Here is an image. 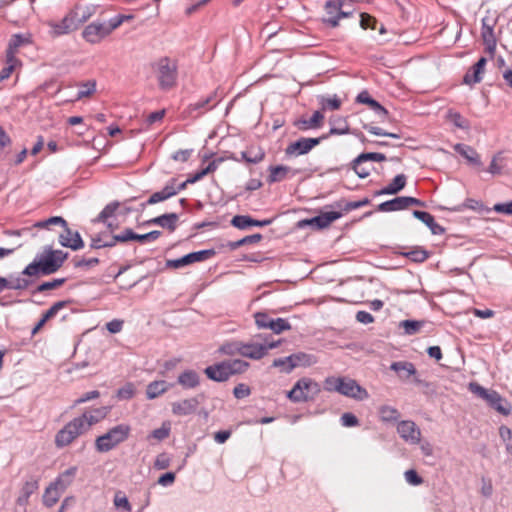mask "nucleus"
<instances>
[{
  "instance_id": "nucleus-1",
  "label": "nucleus",
  "mask_w": 512,
  "mask_h": 512,
  "mask_svg": "<svg viewBox=\"0 0 512 512\" xmlns=\"http://www.w3.org/2000/svg\"><path fill=\"white\" fill-rule=\"evenodd\" d=\"M68 258V253L62 250H54L46 246L42 253L37 254L34 260L21 272L25 278L47 276L57 272Z\"/></svg>"
},
{
  "instance_id": "nucleus-2",
  "label": "nucleus",
  "mask_w": 512,
  "mask_h": 512,
  "mask_svg": "<svg viewBox=\"0 0 512 512\" xmlns=\"http://www.w3.org/2000/svg\"><path fill=\"white\" fill-rule=\"evenodd\" d=\"M325 389L330 392L353 398L358 401L365 400L369 394L365 388L360 386L356 380L347 377H327L325 379Z\"/></svg>"
},
{
  "instance_id": "nucleus-3",
  "label": "nucleus",
  "mask_w": 512,
  "mask_h": 512,
  "mask_svg": "<svg viewBox=\"0 0 512 512\" xmlns=\"http://www.w3.org/2000/svg\"><path fill=\"white\" fill-rule=\"evenodd\" d=\"M156 73L159 88L170 90L177 83L178 66L175 60L164 56L151 64Z\"/></svg>"
},
{
  "instance_id": "nucleus-4",
  "label": "nucleus",
  "mask_w": 512,
  "mask_h": 512,
  "mask_svg": "<svg viewBox=\"0 0 512 512\" xmlns=\"http://www.w3.org/2000/svg\"><path fill=\"white\" fill-rule=\"evenodd\" d=\"M131 427L127 424H119L109 429L105 434L95 440V449L99 453H106L126 441L130 435Z\"/></svg>"
},
{
  "instance_id": "nucleus-5",
  "label": "nucleus",
  "mask_w": 512,
  "mask_h": 512,
  "mask_svg": "<svg viewBox=\"0 0 512 512\" xmlns=\"http://www.w3.org/2000/svg\"><path fill=\"white\" fill-rule=\"evenodd\" d=\"M321 392L320 385L308 377L300 378L287 393V398L293 403L314 401Z\"/></svg>"
},
{
  "instance_id": "nucleus-6",
  "label": "nucleus",
  "mask_w": 512,
  "mask_h": 512,
  "mask_svg": "<svg viewBox=\"0 0 512 512\" xmlns=\"http://www.w3.org/2000/svg\"><path fill=\"white\" fill-rule=\"evenodd\" d=\"M87 432L88 431L84 427L83 421H80V419L75 417L56 433L55 445L58 448H64L70 445L79 436Z\"/></svg>"
},
{
  "instance_id": "nucleus-7",
  "label": "nucleus",
  "mask_w": 512,
  "mask_h": 512,
  "mask_svg": "<svg viewBox=\"0 0 512 512\" xmlns=\"http://www.w3.org/2000/svg\"><path fill=\"white\" fill-rule=\"evenodd\" d=\"M346 0H328L325 3L324 10L326 16L323 22L331 28L339 25V20L353 15L352 10H345Z\"/></svg>"
},
{
  "instance_id": "nucleus-8",
  "label": "nucleus",
  "mask_w": 512,
  "mask_h": 512,
  "mask_svg": "<svg viewBox=\"0 0 512 512\" xmlns=\"http://www.w3.org/2000/svg\"><path fill=\"white\" fill-rule=\"evenodd\" d=\"M254 319L259 329H270L275 334H280L283 331L290 330V323L284 318L274 319L269 316L267 312H256Z\"/></svg>"
},
{
  "instance_id": "nucleus-9",
  "label": "nucleus",
  "mask_w": 512,
  "mask_h": 512,
  "mask_svg": "<svg viewBox=\"0 0 512 512\" xmlns=\"http://www.w3.org/2000/svg\"><path fill=\"white\" fill-rule=\"evenodd\" d=\"M328 139V135H321L317 138H305L302 137L297 141L291 142L285 148V155L300 156L309 153L315 146L319 145L321 141Z\"/></svg>"
},
{
  "instance_id": "nucleus-10",
  "label": "nucleus",
  "mask_w": 512,
  "mask_h": 512,
  "mask_svg": "<svg viewBox=\"0 0 512 512\" xmlns=\"http://www.w3.org/2000/svg\"><path fill=\"white\" fill-rule=\"evenodd\" d=\"M215 254H216V252L213 249H205V250L192 252V253L186 254L183 257L178 258V259L167 260L166 267L172 268V269H179V268H182L184 266L190 265L195 262H202L207 259H210Z\"/></svg>"
},
{
  "instance_id": "nucleus-11",
  "label": "nucleus",
  "mask_w": 512,
  "mask_h": 512,
  "mask_svg": "<svg viewBox=\"0 0 512 512\" xmlns=\"http://www.w3.org/2000/svg\"><path fill=\"white\" fill-rule=\"evenodd\" d=\"M79 5H76L60 22L50 21L48 25L52 28L53 36L68 34L78 28L76 18L78 16Z\"/></svg>"
},
{
  "instance_id": "nucleus-12",
  "label": "nucleus",
  "mask_w": 512,
  "mask_h": 512,
  "mask_svg": "<svg viewBox=\"0 0 512 512\" xmlns=\"http://www.w3.org/2000/svg\"><path fill=\"white\" fill-rule=\"evenodd\" d=\"M205 398V394L200 393L195 397L173 402L171 404L172 413L176 416H187L193 414Z\"/></svg>"
},
{
  "instance_id": "nucleus-13",
  "label": "nucleus",
  "mask_w": 512,
  "mask_h": 512,
  "mask_svg": "<svg viewBox=\"0 0 512 512\" xmlns=\"http://www.w3.org/2000/svg\"><path fill=\"white\" fill-rule=\"evenodd\" d=\"M109 411V407L102 406L86 410L82 415L78 416L77 418L80 419V421H83L84 427L86 428L87 431H89L93 425L105 419Z\"/></svg>"
},
{
  "instance_id": "nucleus-14",
  "label": "nucleus",
  "mask_w": 512,
  "mask_h": 512,
  "mask_svg": "<svg viewBox=\"0 0 512 512\" xmlns=\"http://www.w3.org/2000/svg\"><path fill=\"white\" fill-rule=\"evenodd\" d=\"M397 432L401 438L412 444H417L420 441V429L413 421L403 420L399 422L397 425Z\"/></svg>"
},
{
  "instance_id": "nucleus-15",
  "label": "nucleus",
  "mask_w": 512,
  "mask_h": 512,
  "mask_svg": "<svg viewBox=\"0 0 512 512\" xmlns=\"http://www.w3.org/2000/svg\"><path fill=\"white\" fill-rule=\"evenodd\" d=\"M108 36L105 23L92 22L87 25L83 32L82 37L91 44L99 43L102 39Z\"/></svg>"
},
{
  "instance_id": "nucleus-16",
  "label": "nucleus",
  "mask_w": 512,
  "mask_h": 512,
  "mask_svg": "<svg viewBox=\"0 0 512 512\" xmlns=\"http://www.w3.org/2000/svg\"><path fill=\"white\" fill-rule=\"evenodd\" d=\"M63 232L59 235V243L63 247L70 248L74 251H77L84 247V242L77 231H73L68 227H62Z\"/></svg>"
},
{
  "instance_id": "nucleus-17",
  "label": "nucleus",
  "mask_w": 512,
  "mask_h": 512,
  "mask_svg": "<svg viewBox=\"0 0 512 512\" xmlns=\"http://www.w3.org/2000/svg\"><path fill=\"white\" fill-rule=\"evenodd\" d=\"M342 216L343 213L339 211L324 212L311 219H306L302 221V223L316 229H323L328 227L332 222L341 218Z\"/></svg>"
},
{
  "instance_id": "nucleus-18",
  "label": "nucleus",
  "mask_w": 512,
  "mask_h": 512,
  "mask_svg": "<svg viewBox=\"0 0 512 512\" xmlns=\"http://www.w3.org/2000/svg\"><path fill=\"white\" fill-rule=\"evenodd\" d=\"M273 219L256 220L249 215H235L231 219V225L240 230L248 229L251 226L265 227L270 225Z\"/></svg>"
},
{
  "instance_id": "nucleus-19",
  "label": "nucleus",
  "mask_w": 512,
  "mask_h": 512,
  "mask_svg": "<svg viewBox=\"0 0 512 512\" xmlns=\"http://www.w3.org/2000/svg\"><path fill=\"white\" fill-rule=\"evenodd\" d=\"M205 375L212 381L225 382L230 378V374L226 365L225 360L222 362L215 363L207 366L204 369Z\"/></svg>"
},
{
  "instance_id": "nucleus-20",
  "label": "nucleus",
  "mask_w": 512,
  "mask_h": 512,
  "mask_svg": "<svg viewBox=\"0 0 512 512\" xmlns=\"http://www.w3.org/2000/svg\"><path fill=\"white\" fill-rule=\"evenodd\" d=\"M33 283V279L25 278V276H10L9 279L0 277V291L4 289L25 290Z\"/></svg>"
},
{
  "instance_id": "nucleus-21",
  "label": "nucleus",
  "mask_w": 512,
  "mask_h": 512,
  "mask_svg": "<svg viewBox=\"0 0 512 512\" xmlns=\"http://www.w3.org/2000/svg\"><path fill=\"white\" fill-rule=\"evenodd\" d=\"M486 403L494 410L499 412L504 416H508L511 413L512 406L509 401L503 398L497 391L493 390L488 398L486 399Z\"/></svg>"
},
{
  "instance_id": "nucleus-22",
  "label": "nucleus",
  "mask_w": 512,
  "mask_h": 512,
  "mask_svg": "<svg viewBox=\"0 0 512 512\" xmlns=\"http://www.w3.org/2000/svg\"><path fill=\"white\" fill-rule=\"evenodd\" d=\"M356 102L368 105L382 119H386L388 116L387 109L378 101L373 99L367 90H364L357 95Z\"/></svg>"
},
{
  "instance_id": "nucleus-23",
  "label": "nucleus",
  "mask_w": 512,
  "mask_h": 512,
  "mask_svg": "<svg viewBox=\"0 0 512 512\" xmlns=\"http://www.w3.org/2000/svg\"><path fill=\"white\" fill-rule=\"evenodd\" d=\"M268 171L269 175L267 177V182L269 184L283 181L290 173L291 177L299 173V170H292L289 166L285 165L270 166Z\"/></svg>"
},
{
  "instance_id": "nucleus-24",
  "label": "nucleus",
  "mask_w": 512,
  "mask_h": 512,
  "mask_svg": "<svg viewBox=\"0 0 512 512\" xmlns=\"http://www.w3.org/2000/svg\"><path fill=\"white\" fill-rule=\"evenodd\" d=\"M178 215L176 213H166L143 223L144 226L159 225L168 229L170 232L175 231L177 227Z\"/></svg>"
},
{
  "instance_id": "nucleus-25",
  "label": "nucleus",
  "mask_w": 512,
  "mask_h": 512,
  "mask_svg": "<svg viewBox=\"0 0 512 512\" xmlns=\"http://www.w3.org/2000/svg\"><path fill=\"white\" fill-rule=\"evenodd\" d=\"M486 63V58L480 57L472 68L464 75L463 82L467 85H473L481 82Z\"/></svg>"
},
{
  "instance_id": "nucleus-26",
  "label": "nucleus",
  "mask_w": 512,
  "mask_h": 512,
  "mask_svg": "<svg viewBox=\"0 0 512 512\" xmlns=\"http://www.w3.org/2000/svg\"><path fill=\"white\" fill-rule=\"evenodd\" d=\"M407 177L405 174H398L394 177L390 184L380 190L374 192V196L395 195L406 186Z\"/></svg>"
},
{
  "instance_id": "nucleus-27",
  "label": "nucleus",
  "mask_w": 512,
  "mask_h": 512,
  "mask_svg": "<svg viewBox=\"0 0 512 512\" xmlns=\"http://www.w3.org/2000/svg\"><path fill=\"white\" fill-rule=\"evenodd\" d=\"M329 124L331 128L328 133V138L332 135H346L350 133V127L347 121V117L332 115L329 118Z\"/></svg>"
},
{
  "instance_id": "nucleus-28",
  "label": "nucleus",
  "mask_w": 512,
  "mask_h": 512,
  "mask_svg": "<svg viewBox=\"0 0 512 512\" xmlns=\"http://www.w3.org/2000/svg\"><path fill=\"white\" fill-rule=\"evenodd\" d=\"M413 216L423 222L433 235H443L446 231L443 226L436 223L434 217L428 212L414 210Z\"/></svg>"
},
{
  "instance_id": "nucleus-29",
  "label": "nucleus",
  "mask_w": 512,
  "mask_h": 512,
  "mask_svg": "<svg viewBox=\"0 0 512 512\" xmlns=\"http://www.w3.org/2000/svg\"><path fill=\"white\" fill-rule=\"evenodd\" d=\"M240 355L253 360H260L266 355L265 348L254 342H241Z\"/></svg>"
},
{
  "instance_id": "nucleus-30",
  "label": "nucleus",
  "mask_w": 512,
  "mask_h": 512,
  "mask_svg": "<svg viewBox=\"0 0 512 512\" xmlns=\"http://www.w3.org/2000/svg\"><path fill=\"white\" fill-rule=\"evenodd\" d=\"M265 155L266 154L263 149L258 148L257 150H254L253 148H251L247 151H242L240 153V158H238L234 154H232L229 158L236 162L244 161L248 164H258L264 160Z\"/></svg>"
},
{
  "instance_id": "nucleus-31",
  "label": "nucleus",
  "mask_w": 512,
  "mask_h": 512,
  "mask_svg": "<svg viewBox=\"0 0 512 512\" xmlns=\"http://www.w3.org/2000/svg\"><path fill=\"white\" fill-rule=\"evenodd\" d=\"M77 471V466L69 467L64 472L60 473L52 484L63 493L74 481Z\"/></svg>"
},
{
  "instance_id": "nucleus-32",
  "label": "nucleus",
  "mask_w": 512,
  "mask_h": 512,
  "mask_svg": "<svg viewBox=\"0 0 512 512\" xmlns=\"http://www.w3.org/2000/svg\"><path fill=\"white\" fill-rule=\"evenodd\" d=\"M177 383L181 385L183 389H194L200 384V376L195 370L187 369L179 374Z\"/></svg>"
},
{
  "instance_id": "nucleus-33",
  "label": "nucleus",
  "mask_w": 512,
  "mask_h": 512,
  "mask_svg": "<svg viewBox=\"0 0 512 512\" xmlns=\"http://www.w3.org/2000/svg\"><path fill=\"white\" fill-rule=\"evenodd\" d=\"M324 114L321 111H315L310 119H299L294 125L301 131L317 129L322 127Z\"/></svg>"
},
{
  "instance_id": "nucleus-34",
  "label": "nucleus",
  "mask_w": 512,
  "mask_h": 512,
  "mask_svg": "<svg viewBox=\"0 0 512 512\" xmlns=\"http://www.w3.org/2000/svg\"><path fill=\"white\" fill-rule=\"evenodd\" d=\"M287 360L290 362V368L296 367H309L316 364L317 360L314 355L307 354L304 352H298L287 356Z\"/></svg>"
},
{
  "instance_id": "nucleus-35",
  "label": "nucleus",
  "mask_w": 512,
  "mask_h": 512,
  "mask_svg": "<svg viewBox=\"0 0 512 512\" xmlns=\"http://www.w3.org/2000/svg\"><path fill=\"white\" fill-rule=\"evenodd\" d=\"M216 106V102L210 105L205 98L189 104L184 110V114L187 117L197 118L201 116L205 111H209Z\"/></svg>"
},
{
  "instance_id": "nucleus-36",
  "label": "nucleus",
  "mask_w": 512,
  "mask_h": 512,
  "mask_svg": "<svg viewBox=\"0 0 512 512\" xmlns=\"http://www.w3.org/2000/svg\"><path fill=\"white\" fill-rule=\"evenodd\" d=\"M454 150L457 153H459L462 157H464L472 165H475V166L482 165L479 154L471 146L462 144V143H458L454 146Z\"/></svg>"
},
{
  "instance_id": "nucleus-37",
  "label": "nucleus",
  "mask_w": 512,
  "mask_h": 512,
  "mask_svg": "<svg viewBox=\"0 0 512 512\" xmlns=\"http://www.w3.org/2000/svg\"><path fill=\"white\" fill-rule=\"evenodd\" d=\"M174 195H175V190H174L173 186L168 185V182H167L162 190L154 192L145 203L141 204V207L145 208L146 205H153L158 202L165 201Z\"/></svg>"
},
{
  "instance_id": "nucleus-38",
  "label": "nucleus",
  "mask_w": 512,
  "mask_h": 512,
  "mask_svg": "<svg viewBox=\"0 0 512 512\" xmlns=\"http://www.w3.org/2000/svg\"><path fill=\"white\" fill-rule=\"evenodd\" d=\"M28 43H30L29 36H25L23 34H13L6 49V56H9V59L11 60L12 57H16V53L19 47Z\"/></svg>"
},
{
  "instance_id": "nucleus-39",
  "label": "nucleus",
  "mask_w": 512,
  "mask_h": 512,
  "mask_svg": "<svg viewBox=\"0 0 512 512\" xmlns=\"http://www.w3.org/2000/svg\"><path fill=\"white\" fill-rule=\"evenodd\" d=\"M407 209L406 196H400L387 200L378 205L377 210L380 212H393Z\"/></svg>"
},
{
  "instance_id": "nucleus-40",
  "label": "nucleus",
  "mask_w": 512,
  "mask_h": 512,
  "mask_svg": "<svg viewBox=\"0 0 512 512\" xmlns=\"http://www.w3.org/2000/svg\"><path fill=\"white\" fill-rule=\"evenodd\" d=\"M398 253L415 263H423L430 256V252L421 246H415L410 251H399Z\"/></svg>"
},
{
  "instance_id": "nucleus-41",
  "label": "nucleus",
  "mask_w": 512,
  "mask_h": 512,
  "mask_svg": "<svg viewBox=\"0 0 512 512\" xmlns=\"http://www.w3.org/2000/svg\"><path fill=\"white\" fill-rule=\"evenodd\" d=\"M171 386L172 384H168L164 380L153 381L147 385L146 396L148 399H155L165 393Z\"/></svg>"
},
{
  "instance_id": "nucleus-42",
  "label": "nucleus",
  "mask_w": 512,
  "mask_h": 512,
  "mask_svg": "<svg viewBox=\"0 0 512 512\" xmlns=\"http://www.w3.org/2000/svg\"><path fill=\"white\" fill-rule=\"evenodd\" d=\"M390 369L399 374L400 377L408 379L410 376L416 374V368L413 363L406 361L393 362Z\"/></svg>"
},
{
  "instance_id": "nucleus-43",
  "label": "nucleus",
  "mask_w": 512,
  "mask_h": 512,
  "mask_svg": "<svg viewBox=\"0 0 512 512\" xmlns=\"http://www.w3.org/2000/svg\"><path fill=\"white\" fill-rule=\"evenodd\" d=\"M61 494L62 492L50 483L44 491L43 504L48 508L53 507L59 501Z\"/></svg>"
},
{
  "instance_id": "nucleus-44",
  "label": "nucleus",
  "mask_w": 512,
  "mask_h": 512,
  "mask_svg": "<svg viewBox=\"0 0 512 512\" xmlns=\"http://www.w3.org/2000/svg\"><path fill=\"white\" fill-rule=\"evenodd\" d=\"M318 100L322 111L339 110L342 104L341 99L337 95H334L333 97L319 96Z\"/></svg>"
},
{
  "instance_id": "nucleus-45",
  "label": "nucleus",
  "mask_w": 512,
  "mask_h": 512,
  "mask_svg": "<svg viewBox=\"0 0 512 512\" xmlns=\"http://www.w3.org/2000/svg\"><path fill=\"white\" fill-rule=\"evenodd\" d=\"M230 377L244 373L250 366L248 362L241 359L225 360Z\"/></svg>"
},
{
  "instance_id": "nucleus-46",
  "label": "nucleus",
  "mask_w": 512,
  "mask_h": 512,
  "mask_svg": "<svg viewBox=\"0 0 512 512\" xmlns=\"http://www.w3.org/2000/svg\"><path fill=\"white\" fill-rule=\"evenodd\" d=\"M496 21L488 17L482 19L481 37L483 42L488 40H495L494 26Z\"/></svg>"
},
{
  "instance_id": "nucleus-47",
  "label": "nucleus",
  "mask_w": 512,
  "mask_h": 512,
  "mask_svg": "<svg viewBox=\"0 0 512 512\" xmlns=\"http://www.w3.org/2000/svg\"><path fill=\"white\" fill-rule=\"evenodd\" d=\"M262 235L260 233H256L253 235L245 236L240 240L237 241H230L227 243V247L230 250H236L241 246L248 245V244H254L258 243L262 240Z\"/></svg>"
},
{
  "instance_id": "nucleus-48",
  "label": "nucleus",
  "mask_w": 512,
  "mask_h": 512,
  "mask_svg": "<svg viewBox=\"0 0 512 512\" xmlns=\"http://www.w3.org/2000/svg\"><path fill=\"white\" fill-rule=\"evenodd\" d=\"M22 63L17 57H12L9 59V56H6V66L0 71V80L8 79L11 74L18 68L21 67Z\"/></svg>"
},
{
  "instance_id": "nucleus-49",
  "label": "nucleus",
  "mask_w": 512,
  "mask_h": 512,
  "mask_svg": "<svg viewBox=\"0 0 512 512\" xmlns=\"http://www.w3.org/2000/svg\"><path fill=\"white\" fill-rule=\"evenodd\" d=\"M369 204H370V199L364 198L359 201H350V202L339 201L334 204V207L340 208V209H342L343 212L347 213V212H350L352 210L358 209L360 207H363V206H366Z\"/></svg>"
},
{
  "instance_id": "nucleus-50",
  "label": "nucleus",
  "mask_w": 512,
  "mask_h": 512,
  "mask_svg": "<svg viewBox=\"0 0 512 512\" xmlns=\"http://www.w3.org/2000/svg\"><path fill=\"white\" fill-rule=\"evenodd\" d=\"M482 207V203L480 201H477L472 198H467L462 204H459L452 208H446L443 206H440L439 208L441 210H450L453 212H462L465 209H471V210H478Z\"/></svg>"
},
{
  "instance_id": "nucleus-51",
  "label": "nucleus",
  "mask_w": 512,
  "mask_h": 512,
  "mask_svg": "<svg viewBox=\"0 0 512 512\" xmlns=\"http://www.w3.org/2000/svg\"><path fill=\"white\" fill-rule=\"evenodd\" d=\"M424 324L425 321L403 320L400 322L399 326L403 328L406 335H415L421 330Z\"/></svg>"
},
{
  "instance_id": "nucleus-52",
  "label": "nucleus",
  "mask_w": 512,
  "mask_h": 512,
  "mask_svg": "<svg viewBox=\"0 0 512 512\" xmlns=\"http://www.w3.org/2000/svg\"><path fill=\"white\" fill-rule=\"evenodd\" d=\"M221 161H222V159L213 160L205 168L201 169L200 171L196 172L194 175L190 176L188 178V182L196 183L197 181H199L203 177H205L207 174L214 172L218 167V163Z\"/></svg>"
},
{
  "instance_id": "nucleus-53",
  "label": "nucleus",
  "mask_w": 512,
  "mask_h": 512,
  "mask_svg": "<svg viewBox=\"0 0 512 512\" xmlns=\"http://www.w3.org/2000/svg\"><path fill=\"white\" fill-rule=\"evenodd\" d=\"M66 282V278H56L51 281H46L38 285L32 294L41 293L48 290H53L61 287Z\"/></svg>"
},
{
  "instance_id": "nucleus-54",
  "label": "nucleus",
  "mask_w": 512,
  "mask_h": 512,
  "mask_svg": "<svg viewBox=\"0 0 512 512\" xmlns=\"http://www.w3.org/2000/svg\"><path fill=\"white\" fill-rule=\"evenodd\" d=\"M80 90L77 93L76 100H81L85 97H89L96 91V81L88 80L87 82H83L80 85Z\"/></svg>"
},
{
  "instance_id": "nucleus-55",
  "label": "nucleus",
  "mask_w": 512,
  "mask_h": 512,
  "mask_svg": "<svg viewBox=\"0 0 512 512\" xmlns=\"http://www.w3.org/2000/svg\"><path fill=\"white\" fill-rule=\"evenodd\" d=\"M71 303L70 300H62V301H58L56 303H54L43 315H42V319H43V322H47L49 321L51 318L55 317L57 315V313L65 308L66 306H68L69 304Z\"/></svg>"
},
{
  "instance_id": "nucleus-56",
  "label": "nucleus",
  "mask_w": 512,
  "mask_h": 512,
  "mask_svg": "<svg viewBox=\"0 0 512 512\" xmlns=\"http://www.w3.org/2000/svg\"><path fill=\"white\" fill-rule=\"evenodd\" d=\"M39 477L30 476L23 484L20 492L27 496H31L39 489Z\"/></svg>"
},
{
  "instance_id": "nucleus-57",
  "label": "nucleus",
  "mask_w": 512,
  "mask_h": 512,
  "mask_svg": "<svg viewBox=\"0 0 512 512\" xmlns=\"http://www.w3.org/2000/svg\"><path fill=\"white\" fill-rule=\"evenodd\" d=\"M386 160V155L383 153L378 152H367V153H361L355 158V163H365L367 161H377L382 162Z\"/></svg>"
},
{
  "instance_id": "nucleus-58",
  "label": "nucleus",
  "mask_w": 512,
  "mask_h": 512,
  "mask_svg": "<svg viewBox=\"0 0 512 512\" xmlns=\"http://www.w3.org/2000/svg\"><path fill=\"white\" fill-rule=\"evenodd\" d=\"M119 207V202L114 201L109 204H107L104 209L99 213L96 220L97 222H103L105 223L106 220L114 215L116 210Z\"/></svg>"
},
{
  "instance_id": "nucleus-59",
  "label": "nucleus",
  "mask_w": 512,
  "mask_h": 512,
  "mask_svg": "<svg viewBox=\"0 0 512 512\" xmlns=\"http://www.w3.org/2000/svg\"><path fill=\"white\" fill-rule=\"evenodd\" d=\"M499 436L505 443V448L508 454L512 455V431L509 427L502 425L499 427Z\"/></svg>"
},
{
  "instance_id": "nucleus-60",
  "label": "nucleus",
  "mask_w": 512,
  "mask_h": 512,
  "mask_svg": "<svg viewBox=\"0 0 512 512\" xmlns=\"http://www.w3.org/2000/svg\"><path fill=\"white\" fill-rule=\"evenodd\" d=\"M50 225H60L61 227H66L67 221L61 216H53L46 220L38 221L34 224L36 228H48Z\"/></svg>"
},
{
  "instance_id": "nucleus-61",
  "label": "nucleus",
  "mask_w": 512,
  "mask_h": 512,
  "mask_svg": "<svg viewBox=\"0 0 512 512\" xmlns=\"http://www.w3.org/2000/svg\"><path fill=\"white\" fill-rule=\"evenodd\" d=\"M447 119L451 121L456 127L465 129L468 128V121L458 112L449 110L447 113Z\"/></svg>"
},
{
  "instance_id": "nucleus-62",
  "label": "nucleus",
  "mask_w": 512,
  "mask_h": 512,
  "mask_svg": "<svg viewBox=\"0 0 512 512\" xmlns=\"http://www.w3.org/2000/svg\"><path fill=\"white\" fill-rule=\"evenodd\" d=\"M380 415L382 420L386 422L396 421L400 416L398 410L390 406H382Z\"/></svg>"
},
{
  "instance_id": "nucleus-63",
  "label": "nucleus",
  "mask_w": 512,
  "mask_h": 512,
  "mask_svg": "<svg viewBox=\"0 0 512 512\" xmlns=\"http://www.w3.org/2000/svg\"><path fill=\"white\" fill-rule=\"evenodd\" d=\"M359 24L362 29L367 30H375L377 27V20L375 17L371 16L368 13H360V21Z\"/></svg>"
},
{
  "instance_id": "nucleus-64",
  "label": "nucleus",
  "mask_w": 512,
  "mask_h": 512,
  "mask_svg": "<svg viewBox=\"0 0 512 512\" xmlns=\"http://www.w3.org/2000/svg\"><path fill=\"white\" fill-rule=\"evenodd\" d=\"M113 502L117 508H123L126 512H131L132 510L128 498L121 491L116 492Z\"/></svg>"
}]
</instances>
